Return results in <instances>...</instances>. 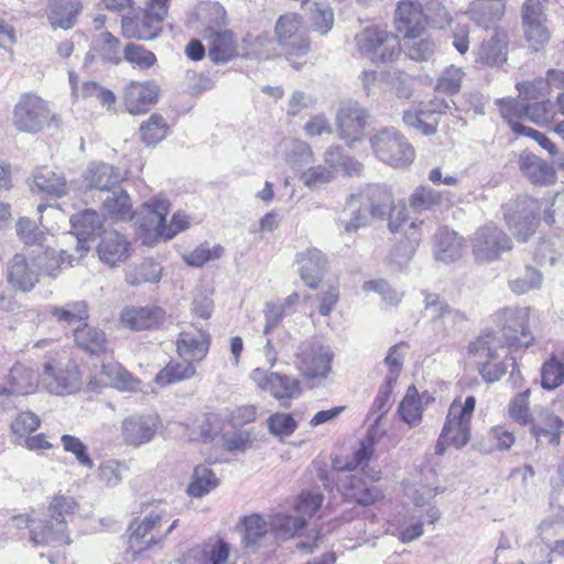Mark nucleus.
<instances>
[{"label": "nucleus", "instance_id": "obj_42", "mask_svg": "<svg viewBox=\"0 0 564 564\" xmlns=\"http://www.w3.org/2000/svg\"><path fill=\"white\" fill-rule=\"evenodd\" d=\"M369 208V213L375 218L386 219L388 213L397 204L392 191L383 185H369L360 192Z\"/></svg>", "mask_w": 564, "mask_h": 564}, {"label": "nucleus", "instance_id": "obj_19", "mask_svg": "<svg viewBox=\"0 0 564 564\" xmlns=\"http://www.w3.org/2000/svg\"><path fill=\"white\" fill-rule=\"evenodd\" d=\"M300 20L296 14L282 15L276 23L279 42L284 46L286 58L292 62L293 57L306 55L310 48L308 40L299 34Z\"/></svg>", "mask_w": 564, "mask_h": 564}, {"label": "nucleus", "instance_id": "obj_46", "mask_svg": "<svg viewBox=\"0 0 564 564\" xmlns=\"http://www.w3.org/2000/svg\"><path fill=\"white\" fill-rule=\"evenodd\" d=\"M205 39L208 40V55L213 62H226L236 54V45L230 31H213L208 29Z\"/></svg>", "mask_w": 564, "mask_h": 564}, {"label": "nucleus", "instance_id": "obj_10", "mask_svg": "<svg viewBox=\"0 0 564 564\" xmlns=\"http://www.w3.org/2000/svg\"><path fill=\"white\" fill-rule=\"evenodd\" d=\"M333 358L330 348L315 339L302 341L294 354L297 369L308 379L327 378Z\"/></svg>", "mask_w": 564, "mask_h": 564}, {"label": "nucleus", "instance_id": "obj_22", "mask_svg": "<svg viewBox=\"0 0 564 564\" xmlns=\"http://www.w3.org/2000/svg\"><path fill=\"white\" fill-rule=\"evenodd\" d=\"M337 486L343 496L361 506H370L383 499V490L376 485H368L356 475H345L337 479Z\"/></svg>", "mask_w": 564, "mask_h": 564}, {"label": "nucleus", "instance_id": "obj_34", "mask_svg": "<svg viewBox=\"0 0 564 564\" xmlns=\"http://www.w3.org/2000/svg\"><path fill=\"white\" fill-rule=\"evenodd\" d=\"M446 101L432 104L425 108H413L404 111L403 121L406 126L417 129L424 135H431L436 132L437 120L436 113L448 109Z\"/></svg>", "mask_w": 564, "mask_h": 564}, {"label": "nucleus", "instance_id": "obj_37", "mask_svg": "<svg viewBox=\"0 0 564 564\" xmlns=\"http://www.w3.org/2000/svg\"><path fill=\"white\" fill-rule=\"evenodd\" d=\"M8 275L9 282L17 289L23 292L32 290L37 283L40 275L39 270L33 265L32 252L30 253V259L23 254H15L9 267Z\"/></svg>", "mask_w": 564, "mask_h": 564}, {"label": "nucleus", "instance_id": "obj_62", "mask_svg": "<svg viewBox=\"0 0 564 564\" xmlns=\"http://www.w3.org/2000/svg\"><path fill=\"white\" fill-rule=\"evenodd\" d=\"M300 295L296 292L290 294L283 303H267L264 310L265 316V333H268L272 327H274L284 315L291 314L294 305L299 302Z\"/></svg>", "mask_w": 564, "mask_h": 564}, {"label": "nucleus", "instance_id": "obj_38", "mask_svg": "<svg viewBox=\"0 0 564 564\" xmlns=\"http://www.w3.org/2000/svg\"><path fill=\"white\" fill-rule=\"evenodd\" d=\"M99 259L112 267L129 257V243L118 231H105L98 245Z\"/></svg>", "mask_w": 564, "mask_h": 564}, {"label": "nucleus", "instance_id": "obj_11", "mask_svg": "<svg viewBox=\"0 0 564 564\" xmlns=\"http://www.w3.org/2000/svg\"><path fill=\"white\" fill-rule=\"evenodd\" d=\"M162 427L163 422L158 412H139L121 421L120 433L127 446L138 448L151 443Z\"/></svg>", "mask_w": 564, "mask_h": 564}, {"label": "nucleus", "instance_id": "obj_39", "mask_svg": "<svg viewBox=\"0 0 564 564\" xmlns=\"http://www.w3.org/2000/svg\"><path fill=\"white\" fill-rule=\"evenodd\" d=\"M531 433L538 441L544 440L547 444L557 445L561 441L563 421L547 410H541L535 417H532Z\"/></svg>", "mask_w": 564, "mask_h": 564}, {"label": "nucleus", "instance_id": "obj_21", "mask_svg": "<svg viewBox=\"0 0 564 564\" xmlns=\"http://www.w3.org/2000/svg\"><path fill=\"white\" fill-rule=\"evenodd\" d=\"M182 437L188 442L208 443L214 441L221 429V417L215 413H199L187 417L181 424Z\"/></svg>", "mask_w": 564, "mask_h": 564}, {"label": "nucleus", "instance_id": "obj_56", "mask_svg": "<svg viewBox=\"0 0 564 564\" xmlns=\"http://www.w3.org/2000/svg\"><path fill=\"white\" fill-rule=\"evenodd\" d=\"M218 486V479L214 471L206 465L195 467L192 480L187 487V494L193 498H200Z\"/></svg>", "mask_w": 564, "mask_h": 564}, {"label": "nucleus", "instance_id": "obj_26", "mask_svg": "<svg viewBox=\"0 0 564 564\" xmlns=\"http://www.w3.org/2000/svg\"><path fill=\"white\" fill-rule=\"evenodd\" d=\"M160 87L155 82H132L124 90V105L132 115L143 113L156 102Z\"/></svg>", "mask_w": 564, "mask_h": 564}, {"label": "nucleus", "instance_id": "obj_57", "mask_svg": "<svg viewBox=\"0 0 564 564\" xmlns=\"http://www.w3.org/2000/svg\"><path fill=\"white\" fill-rule=\"evenodd\" d=\"M425 314L432 319L443 321L445 327L463 319V315L458 311L452 310L436 294H427L425 296Z\"/></svg>", "mask_w": 564, "mask_h": 564}, {"label": "nucleus", "instance_id": "obj_58", "mask_svg": "<svg viewBox=\"0 0 564 564\" xmlns=\"http://www.w3.org/2000/svg\"><path fill=\"white\" fill-rule=\"evenodd\" d=\"M224 247L207 241L199 243L192 251L182 254L184 262L193 268H200L209 261L218 260L224 254Z\"/></svg>", "mask_w": 564, "mask_h": 564}, {"label": "nucleus", "instance_id": "obj_51", "mask_svg": "<svg viewBox=\"0 0 564 564\" xmlns=\"http://www.w3.org/2000/svg\"><path fill=\"white\" fill-rule=\"evenodd\" d=\"M490 0H474L468 8V14L478 25L488 28L490 23L497 22L505 15V4Z\"/></svg>", "mask_w": 564, "mask_h": 564}, {"label": "nucleus", "instance_id": "obj_48", "mask_svg": "<svg viewBox=\"0 0 564 564\" xmlns=\"http://www.w3.org/2000/svg\"><path fill=\"white\" fill-rule=\"evenodd\" d=\"M520 170L534 184H550L555 181L554 169L533 154H523L519 160Z\"/></svg>", "mask_w": 564, "mask_h": 564}, {"label": "nucleus", "instance_id": "obj_24", "mask_svg": "<svg viewBox=\"0 0 564 564\" xmlns=\"http://www.w3.org/2000/svg\"><path fill=\"white\" fill-rule=\"evenodd\" d=\"M529 307H506L500 313L502 322V338L509 345L527 343L529 329Z\"/></svg>", "mask_w": 564, "mask_h": 564}, {"label": "nucleus", "instance_id": "obj_32", "mask_svg": "<svg viewBox=\"0 0 564 564\" xmlns=\"http://www.w3.org/2000/svg\"><path fill=\"white\" fill-rule=\"evenodd\" d=\"M74 237L76 239V252L83 258L89 250L88 238L101 228L99 215L93 209H86L70 218Z\"/></svg>", "mask_w": 564, "mask_h": 564}, {"label": "nucleus", "instance_id": "obj_60", "mask_svg": "<svg viewBox=\"0 0 564 564\" xmlns=\"http://www.w3.org/2000/svg\"><path fill=\"white\" fill-rule=\"evenodd\" d=\"M126 469V465L117 459H105L99 464L96 477L102 487L113 488L122 481Z\"/></svg>", "mask_w": 564, "mask_h": 564}, {"label": "nucleus", "instance_id": "obj_43", "mask_svg": "<svg viewBox=\"0 0 564 564\" xmlns=\"http://www.w3.org/2000/svg\"><path fill=\"white\" fill-rule=\"evenodd\" d=\"M464 239L455 231L447 228H441L435 235L434 254L436 260L443 262H453L460 258L463 253Z\"/></svg>", "mask_w": 564, "mask_h": 564}, {"label": "nucleus", "instance_id": "obj_8", "mask_svg": "<svg viewBox=\"0 0 564 564\" xmlns=\"http://www.w3.org/2000/svg\"><path fill=\"white\" fill-rule=\"evenodd\" d=\"M507 343L501 335L485 333L468 346V356L477 364L487 382L498 381L506 372V367L497 361Z\"/></svg>", "mask_w": 564, "mask_h": 564}, {"label": "nucleus", "instance_id": "obj_31", "mask_svg": "<svg viewBox=\"0 0 564 564\" xmlns=\"http://www.w3.org/2000/svg\"><path fill=\"white\" fill-rule=\"evenodd\" d=\"M260 375V369H254L252 379L258 383L261 390L270 392L272 397L280 400L283 406L289 405L285 400L299 397L300 386L297 380L278 373H271L265 378H261Z\"/></svg>", "mask_w": 564, "mask_h": 564}, {"label": "nucleus", "instance_id": "obj_25", "mask_svg": "<svg viewBox=\"0 0 564 564\" xmlns=\"http://www.w3.org/2000/svg\"><path fill=\"white\" fill-rule=\"evenodd\" d=\"M165 317V312L159 306H127L119 316L122 327L130 330H144L159 326Z\"/></svg>", "mask_w": 564, "mask_h": 564}, {"label": "nucleus", "instance_id": "obj_3", "mask_svg": "<svg viewBox=\"0 0 564 564\" xmlns=\"http://www.w3.org/2000/svg\"><path fill=\"white\" fill-rule=\"evenodd\" d=\"M78 508L75 498L56 495L50 502L47 511L50 520L31 527V543L34 546L68 545L72 543L67 534V521Z\"/></svg>", "mask_w": 564, "mask_h": 564}, {"label": "nucleus", "instance_id": "obj_27", "mask_svg": "<svg viewBox=\"0 0 564 564\" xmlns=\"http://www.w3.org/2000/svg\"><path fill=\"white\" fill-rule=\"evenodd\" d=\"M210 336L208 333L193 328L183 330L176 341V351L184 360L202 361L208 354Z\"/></svg>", "mask_w": 564, "mask_h": 564}, {"label": "nucleus", "instance_id": "obj_17", "mask_svg": "<svg viewBox=\"0 0 564 564\" xmlns=\"http://www.w3.org/2000/svg\"><path fill=\"white\" fill-rule=\"evenodd\" d=\"M368 113L357 104L343 105L336 115L339 138L349 147L361 141L367 126Z\"/></svg>", "mask_w": 564, "mask_h": 564}, {"label": "nucleus", "instance_id": "obj_29", "mask_svg": "<svg viewBox=\"0 0 564 564\" xmlns=\"http://www.w3.org/2000/svg\"><path fill=\"white\" fill-rule=\"evenodd\" d=\"M229 544L223 540L209 541L191 547L182 564H228Z\"/></svg>", "mask_w": 564, "mask_h": 564}, {"label": "nucleus", "instance_id": "obj_36", "mask_svg": "<svg viewBox=\"0 0 564 564\" xmlns=\"http://www.w3.org/2000/svg\"><path fill=\"white\" fill-rule=\"evenodd\" d=\"M83 9L80 0H50L46 15L53 29H70Z\"/></svg>", "mask_w": 564, "mask_h": 564}, {"label": "nucleus", "instance_id": "obj_53", "mask_svg": "<svg viewBox=\"0 0 564 564\" xmlns=\"http://www.w3.org/2000/svg\"><path fill=\"white\" fill-rule=\"evenodd\" d=\"M74 337L77 346L90 355H99L107 350L108 340L105 333L87 324L83 327L77 326Z\"/></svg>", "mask_w": 564, "mask_h": 564}, {"label": "nucleus", "instance_id": "obj_7", "mask_svg": "<svg viewBox=\"0 0 564 564\" xmlns=\"http://www.w3.org/2000/svg\"><path fill=\"white\" fill-rule=\"evenodd\" d=\"M375 156L393 167L409 166L415 159V151L406 138L395 128L376 131L369 138Z\"/></svg>", "mask_w": 564, "mask_h": 564}, {"label": "nucleus", "instance_id": "obj_1", "mask_svg": "<svg viewBox=\"0 0 564 564\" xmlns=\"http://www.w3.org/2000/svg\"><path fill=\"white\" fill-rule=\"evenodd\" d=\"M178 518L166 502L159 501L144 510L140 520L130 525L127 552L137 558L161 544L177 527Z\"/></svg>", "mask_w": 564, "mask_h": 564}, {"label": "nucleus", "instance_id": "obj_12", "mask_svg": "<svg viewBox=\"0 0 564 564\" xmlns=\"http://www.w3.org/2000/svg\"><path fill=\"white\" fill-rule=\"evenodd\" d=\"M540 209V202L531 197H522L503 206L507 225L517 239L525 241L535 231Z\"/></svg>", "mask_w": 564, "mask_h": 564}, {"label": "nucleus", "instance_id": "obj_20", "mask_svg": "<svg viewBox=\"0 0 564 564\" xmlns=\"http://www.w3.org/2000/svg\"><path fill=\"white\" fill-rule=\"evenodd\" d=\"M426 15L417 0H402L394 13V24L399 33L405 37H417L426 26Z\"/></svg>", "mask_w": 564, "mask_h": 564}, {"label": "nucleus", "instance_id": "obj_50", "mask_svg": "<svg viewBox=\"0 0 564 564\" xmlns=\"http://www.w3.org/2000/svg\"><path fill=\"white\" fill-rule=\"evenodd\" d=\"M315 31L326 34L333 28L334 13L326 0H301Z\"/></svg>", "mask_w": 564, "mask_h": 564}, {"label": "nucleus", "instance_id": "obj_63", "mask_svg": "<svg viewBox=\"0 0 564 564\" xmlns=\"http://www.w3.org/2000/svg\"><path fill=\"white\" fill-rule=\"evenodd\" d=\"M324 496L317 490H304L296 498L294 510L297 517L306 520L312 518L321 508Z\"/></svg>", "mask_w": 564, "mask_h": 564}, {"label": "nucleus", "instance_id": "obj_16", "mask_svg": "<svg viewBox=\"0 0 564 564\" xmlns=\"http://www.w3.org/2000/svg\"><path fill=\"white\" fill-rule=\"evenodd\" d=\"M166 13V8L159 9L147 4L141 15L122 18V32L127 37L152 40L161 32V23Z\"/></svg>", "mask_w": 564, "mask_h": 564}, {"label": "nucleus", "instance_id": "obj_23", "mask_svg": "<svg viewBox=\"0 0 564 564\" xmlns=\"http://www.w3.org/2000/svg\"><path fill=\"white\" fill-rule=\"evenodd\" d=\"M37 388L36 371L24 365L15 364L10 369L4 381L0 383V398L4 395H28Z\"/></svg>", "mask_w": 564, "mask_h": 564}, {"label": "nucleus", "instance_id": "obj_6", "mask_svg": "<svg viewBox=\"0 0 564 564\" xmlns=\"http://www.w3.org/2000/svg\"><path fill=\"white\" fill-rule=\"evenodd\" d=\"M54 121L57 116L47 101L35 94H22L13 106L11 122L21 133L36 134Z\"/></svg>", "mask_w": 564, "mask_h": 564}, {"label": "nucleus", "instance_id": "obj_44", "mask_svg": "<svg viewBox=\"0 0 564 564\" xmlns=\"http://www.w3.org/2000/svg\"><path fill=\"white\" fill-rule=\"evenodd\" d=\"M67 184L63 176L48 167H40L34 172L32 192L51 197H61L66 194Z\"/></svg>", "mask_w": 564, "mask_h": 564}, {"label": "nucleus", "instance_id": "obj_33", "mask_svg": "<svg viewBox=\"0 0 564 564\" xmlns=\"http://www.w3.org/2000/svg\"><path fill=\"white\" fill-rule=\"evenodd\" d=\"M507 61V33L496 29L492 36L484 40L475 51V63L482 66H495Z\"/></svg>", "mask_w": 564, "mask_h": 564}, {"label": "nucleus", "instance_id": "obj_55", "mask_svg": "<svg viewBox=\"0 0 564 564\" xmlns=\"http://www.w3.org/2000/svg\"><path fill=\"white\" fill-rule=\"evenodd\" d=\"M104 212L112 219L127 220L132 218V204L126 191L109 192L102 202Z\"/></svg>", "mask_w": 564, "mask_h": 564}, {"label": "nucleus", "instance_id": "obj_30", "mask_svg": "<svg viewBox=\"0 0 564 564\" xmlns=\"http://www.w3.org/2000/svg\"><path fill=\"white\" fill-rule=\"evenodd\" d=\"M550 506L553 513L541 521L538 532L549 544L552 553L564 556V510L561 507L554 508L553 498Z\"/></svg>", "mask_w": 564, "mask_h": 564}, {"label": "nucleus", "instance_id": "obj_45", "mask_svg": "<svg viewBox=\"0 0 564 564\" xmlns=\"http://www.w3.org/2000/svg\"><path fill=\"white\" fill-rule=\"evenodd\" d=\"M369 208L364 196L358 193L349 197L339 217V223L346 231L357 230L365 227L368 219Z\"/></svg>", "mask_w": 564, "mask_h": 564}, {"label": "nucleus", "instance_id": "obj_54", "mask_svg": "<svg viewBox=\"0 0 564 564\" xmlns=\"http://www.w3.org/2000/svg\"><path fill=\"white\" fill-rule=\"evenodd\" d=\"M196 375L194 362L184 360L171 361L162 370L158 372L154 381L159 386H167L193 378Z\"/></svg>", "mask_w": 564, "mask_h": 564}, {"label": "nucleus", "instance_id": "obj_4", "mask_svg": "<svg viewBox=\"0 0 564 564\" xmlns=\"http://www.w3.org/2000/svg\"><path fill=\"white\" fill-rule=\"evenodd\" d=\"M144 208L148 212V219L139 227V236L144 245L152 246L160 239H172L175 235L189 227V218L182 212L175 213L171 223L165 225L170 202L162 195L147 202Z\"/></svg>", "mask_w": 564, "mask_h": 564}, {"label": "nucleus", "instance_id": "obj_41", "mask_svg": "<svg viewBox=\"0 0 564 564\" xmlns=\"http://www.w3.org/2000/svg\"><path fill=\"white\" fill-rule=\"evenodd\" d=\"M276 154L293 170L312 163L314 158L312 148L305 141L297 139L282 140L276 148Z\"/></svg>", "mask_w": 564, "mask_h": 564}, {"label": "nucleus", "instance_id": "obj_5", "mask_svg": "<svg viewBox=\"0 0 564 564\" xmlns=\"http://www.w3.org/2000/svg\"><path fill=\"white\" fill-rule=\"evenodd\" d=\"M401 53L397 34L383 25H369L357 32L352 40V54L375 64L394 61Z\"/></svg>", "mask_w": 564, "mask_h": 564}, {"label": "nucleus", "instance_id": "obj_28", "mask_svg": "<svg viewBox=\"0 0 564 564\" xmlns=\"http://www.w3.org/2000/svg\"><path fill=\"white\" fill-rule=\"evenodd\" d=\"M442 492L437 486L423 484L422 481L408 482L404 495L416 508L424 509L427 522L434 524L440 519V511L433 503L435 497Z\"/></svg>", "mask_w": 564, "mask_h": 564}, {"label": "nucleus", "instance_id": "obj_59", "mask_svg": "<svg viewBox=\"0 0 564 564\" xmlns=\"http://www.w3.org/2000/svg\"><path fill=\"white\" fill-rule=\"evenodd\" d=\"M167 133L169 126L165 119L159 113L151 115L140 127L141 140L148 147L158 144L167 135Z\"/></svg>", "mask_w": 564, "mask_h": 564}, {"label": "nucleus", "instance_id": "obj_35", "mask_svg": "<svg viewBox=\"0 0 564 564\" xmlns=\"http://www.w3.org/2000/svg\"><path fill=\"white\" fill-rule=\"evenodd\" d=\"M121 180L122 176L118 169L101 162L90 163L83 174L85 185L100 192H111Z\"/></svg>", "mask_w": 564, "mask_h": 564}, {"label": "nucleus", "instance_id": "obj_2", "mask_svg": "<svg viewBox=\"0 0 564 564\" xmlns=\"http://www.w3.org/2000/svg\"><path fill=\"white\" fill-rule=\"evenodd\" d=\"M54 346L43 364V383L46 390L56 395L72 394L80 390L83 386L82 373L78 365L69 354L51 339H41L34 343V348H47Z\"/></svg>", "mask_w": 564, "mask_h": 564}, {"label": "nucleus", "instance_id": "obj_49", "mask_svg": "<svg viewBox=\"0 0 564 564\" xmlns=\"http://www.w3.org/2000/svg\"><path fill=\"white\" fill-rule=\"evenodd\" d=\"M423 223L412 221L409 225L408 237L401 240L390 252V262L398 268H403L412 259L421 240V225Z\"/></svg>", "mask_w": 564, "mask_h": 564}, {"label": "nucleus", "instance_id": "obj_52", "mask_svg": "<svg viewBox=\"0 0 564 564\" xmlns=\"http://www.w3.org/2000/svg\"><path fill=\"white\" fill-rule=\"evenodd\" d=\"M398 414L402 422L408 424L410 427H416L421 424L423 419L422 398L414 386L406 389V392L398 406Z\"/></svg>", "mask_w": 564, "mask_h": 564}, {"label": "nucleus", "instance_id": "obj_18", "mask_svg": "<svg viewBox=\"0 0 564 564\" xmlns=\"http://www.w3.org/2000/svg\"><path fill=\"white\" fill-rule=\"evenodd\" d=\"M247 409L235 410L226 420H221L220 446L224 451L236 454L245 451L247 445Z\"/></svg>", "mask_w": 564, "mask_h": 564}, {"label": "nucleus", "instance_id": "obj_64", "mask_svg": "<svg viewBox=\"0 0 564 564\" xmlns=\"http://www.w3.org/2000/svg\"><path fill=\"white\" fill-rule=\"evenodd\" d=\"M552 551L540 536L524 546L523 560L520 564H551Z\"/></svg>", "mask_w": 564, "mask_h": 564}, {"label": "nucleus", "instance_id": "obj_13", "mask_svg": "<svg viewBox=\"0 0 564 564\" xmlns=\"http://www.w3.org/2000/svg\"><path fill=\"white\" fill-rule=\"evenodd\" d=\"M475 405L476 399L473 395L467 397L464 403L454 400L449 405L442 433L456 448L464 447L470 440V422Z\"/></svg>", "mask_w": 564, "mask_h": 564}, {"label": "nucleus", "instance_id": "obj_15", "mask_svg": "<svg viewBox=\"0 0 564 564\" xmlns=\"http://www.w3.org/2000/svg\"><path fill=\"white\" fill-rule=\"evenodd\" d=\"M471 247L476 261L485 263L498 260L502 252L511 250L512 242L502 230L489 223L476 230Z\"/></svg>", "mask_w": 564, "mask_h": 564}, {"label": "nucleus", "instance_id": "obj_9", "mask_svg": "<svg viewBox=\"0 0 564 564\" xmlns=\"http://www.w3.org/2000/svg\"><path fill=\"white\" fill-rule=\"evenodd\" d=\"M306 525V520L301 517H292L278 513L268 523L259 514L249 516V546L276 538L288 540L295 536Z\"/></svg>", "mask_w": 564, "mask_h": 564}, {"label": "nucleus", "instance_id": "obj_40", "mask_svg": "<svg viewBox=\"0 0 564 564\" xmlns=\"http://www.w3.org/2000/svg\"><path fill=\"white\" fill-rule=\"evenodd\" d=\"M299 272L304 283L315 289L325 268V258L317 249H307L297 256Z\"/></svg>", "mask_w": 564, "mask_h": 564}, {"label": "nucleus", "instance_id": "obj_14", "mask_svg": "<svg viewBox=\"0 0 564 564\" xmlns=\"http://www.w3.org/2000/svg\"><path fill=\"white\" fill-rule=\"evenodd\" d=\"M553 102L550 99L535 101L533 104L522 105L517 100L507 99L500 101V111L503 119L512 129V123L522 122L528 119L538 126L554 123L556 112L553 111Z\"/></svg>", "mask_w": 564, "mask_h": 564}, {"label": "nucleus", "instance_id": "obj_47", "mask_svg": "<svg viewBox=\"0 0 564 564\" xmlns=\"http://www.w3.org/2000/svg\"><path fill=\"white\" fill-rule=\"evenodd\" d=\"M65 254L66 252L64 250L57 254L52 248H36L32 250L33 265H35L39 272L43 271L50 276H56V270L61 268L62 264L67 263L68 265H73L74 261L80 259L78 256H67L66 258Z\"/></svg>", "mask_w": 564, "mask_h": 564}, {"label": "nucleus", "instance_id": "obj_61", "mask_svg": "<svg viewBox=\"0 0 564 564\" xmlns=\"http://www.w3.org/2000/svg\"><path fill=\"white\" fill-rule=\"evenodd\" d=\"M530 390L527 389L517 393L508 404L509 417L521 426H527L532 421L533 415L529 404Z\"/></svg>", "mask_w": 564, "mask_h": 564}]
</instances>
